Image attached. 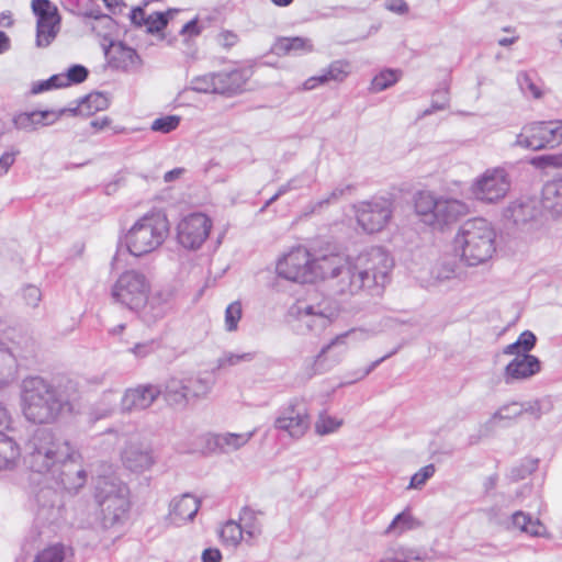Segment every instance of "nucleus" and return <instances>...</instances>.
I'll use <instances>...</instances> for the list:
<instances>
[{
	"label": "nucleus",
	"mask_w": 562,
	"mask_h": 562,
	"mask_svg": "<svg viewBox=\"0 0 562 562\" xmlns=\"http://www.w3.org/2000/svg\"><path fill=\"white\" fill-rule=\"evenodd\" d=\"M394 260L381 247H373L351 260V279L344 283L351 290L350 295L367 291L371 295H381L391 281Z\"/></svg>",
	"instance_id": "3"
},
{
	"label": "nucleus",
	"mask_w": 562,
	"mask_h": 562,
	"mask_svg": "<svg viewBox=\"0 0 562 562\" xmlns=\"http://www.w3.org/2000/svg\"><path fill=\"white\" fill-rule=\"evenodd\" d=\"M544 143L546 148H553L562 144V121L544 122Z\"/></svg>",
	"instance_id": "47"
},
{
	"label": "nucleus",
	"mask_w": 562,
	"mask_h": 562,
	"mask_svg": "<svg viewBox=\"0 0 562 562\" xmlns=\"http://www.w3.org/2000/svg\"><path fill=\"white\" fill-rule=\"evenodd\" d=\"M31 112H21L13 116L12 123L16 130L24 132H34Z\"/></svg>",
	"instance_id": "60"
},
{
	"label": "nucleus",
	"mask_w": 562,
	"mask_h": 562,
	"mask_svg": "<svg viewBox=\"0 0 562 562\" xmlns=\"http://www.w3.org/2000/svg\"><path fill=\"white\" fill-rule=\"evenodd\" d=\"M435 471L436 469L434 464L423 467L412 476L408 488H422L425 483L434 476Z\"/></svg>",
	"instance_id": "57"
},
{
	"label": "nucleus",
	"mask_w": 562,
	"mask_h": 562,
	"mask_svg": "<svg viewBox=\"0 0 562 562\" xmlns=\"http://www.w3.org/2000/svg\"><path fill=\"white\" fill-rule=\"evenodd\" d=\"M419 521L408 510H404L393 518L384 533L387 536H401L407 530L419 527Z\"/></svg>",
	"instance_id": "36"
},
{
	"label": "nucleus",
	"mask_w": 562,
	"mask_h": 562,
	"mask_svg": "<svg viewBox=\"0 0 562 562\" xmlns=\"http://www.w3.org/2000/svg\"><path fill=\"white\" fill-rule=\"evenodd\" d=\"M211 228L212 221L207 215L191 213L178 223V243L187 249H199L209 237Z\"/></svg>",
	"instance_id": "17"
},
{
	"label": "nucleus",
	"mask_w": 562,
	"mask_h": 562,
	"mask_svg": "<svg viewBox=\"0 0 562 562\" xmlns=\"http://www.w3.org/2000/svg\"><path fill=\"white\" fill-rule=\"evenodd\" d=\"M142 317L146 323H155L161 319L170 310V305L167 299L160 294L147 296V302L140 307Z\"/></svg>",
	"instance_id": "34"
},
{
	"label": "nucleus",
	"mask_w": 562,
	"mask_h": 562,
	"mask_svg": "<svg viewBox=\"0 0 562 562\" xmlns=\"http://www.w3.org/2000/svg\"><path fill=\"white\" fill-rule=\"evenodd\" d=\"M220 538L225 546L233 548H236L241 540L247 541L238 522L235 520H228L222 526Z\"/></svg>",
	"instance_id": "41"
},
{
	"label": "nucleus",
	"mask_w": 562,
	"mask_h": 562,
	"mask_svg": "<svg viewBox=\"0 0 562 562\" xmlns=\"http://www.w3.org/2000/svg\"><path fill=\"white\" fill-rule=\"evenodd\" d=\"M169 234L167 217L160 212L146 213L126 232L124 241L127 250L142 257L158 249Z\"/></svg>",
	"instance_id": "7"
},
{
	"label": "nucleus",
	"mask_w": 562,
	"mask_h": 562,
	"mask_svg": "<svg viewBox=\"0 0 562 562\" xmlns=\"http://www.w3.org/2000/svg\"><path fill=\"white\" fill-rule=\"evenodd\" d=\"M255 357H256V352H243V353L224 352L217 359V368L223 369V368L236 366L240 362H250L255 359Z\"/></svg>",
	"instance_id": "51"
},
{
	"label": "nucleus",
	"mask_w": 562,
	"mask_h": 562,
	"mask_svg": "<svg viewBox=\"0 0 562 562\" xmlns=\"http://www.w3.org/2000/svg\"><path fill=\"white\" fill-rule=\"evenodd\" d=\"M88 69L81 65L71 66L66 74H59L60 79H63L61 83L64 87H68L72 83H81L88 77Z\"/></svg>",
	"instance_id": "53"
},
{
	"label": "nucleus",
	"mask_w": 562,
	"mask_h": 562,
	"mask_svg": "<svg viewBox=\"0 0 562 562\" xmlns=\"http://www.w3.org/2000/svg\"><path fill=\"white\" fill-rule=\"evenodd\" d=\"M246 81V72L240 69L215 72L216 93L235 94L243 90Z\"/></svg>",
	"instance_id": "27"
},
{
	"label": "nucleus",
	"mask_w": 562,
	"mask_h": 562,
	"mask_svg": "<svg viewBox=\"0 0 562 562\" xmlns=\"http://www.w3.org/2000/svg\"><path fill=\"white\" fill-rule=\"evenodd\" d=\"M104 55L109 66L124 72H137L143 66V60L135 48L124 42H111L104 46Z\"/></svg>",
	"instance_id": "19"
},
{
	"label": "nucleus",
	"mask_w": 562,
	"mask_h": 562,
	"mask_svg": "<svg viewBox=\"0 0 562 562\" xmlns=\"http://www.w3.org/2000/svg\"><path fill=\"white\" fill-rule=\"evenodd\" d=\"M200 508V501L193 495L186 493L175 497L170 503L169 515L176 525L192 520Z\"/></svg>",
	"instance_id": "24"
},
{
	"label": "nucleus",
	"mask_w": 562,
	"mask_h": 562,
	"mask_svg": "<svg viewBox=\"0 0 562 562\" xmlns=\"http://www.w3.org/2000/svg\"><path fill=\"white\" fill-rule=\"evenodd\" d=\"M178 10L170 9L167 12H155L146 18L145 26L150 34L162 31L168 24V16L177 13Z\"/></svg>",
	"instance_id": "46"
},
{
	"label": "nucleus",
	"mask_w": 562,
	"mask_h": 562,
	"mask_svg": "<svg viewBox=\"0 0 562 562\" xmlns=\"http://www.w3.org/2000/svg\"><path fill=\"white\" fill-rule=\"evenodd\" d=\"M496 232L485 218L476 217L464 222L453 237L456 256L468 267L488 261L496 251Z\"/></svg>",
	"instance_id": "4"
},
{
	"label": "nucleus",
	"mask_w": 562,
	"mask_h": 562,
	"mask_svg": "<svg viewBox=\"0 0 562 562\" xmlns=\"http://www.w3.org/2000/svg\"><path fill=\"white\" fill-rule=\"evenodd\" d=\"M19 445L4 434H0V471H12L20 462Z\"/></svg>",
	"instance_id": "32"
},
{
	"label": "nucleus",
	"mask_w": 562,
	"mask_h": 562,
	"mask_svg": "<svg viewBox=\"0 0 562 562\" xmlns=\"http://www.w3.org/2000/svg\"><path fill=\"white\" fill-rule=\"evenodd\" d=\"M271 50L278 56L301 55L313 50V43L306 37H280L272 45Z\"/></svg>",
	"instance_id": "29"
},
{
	"label": "nucleus",
	"mask_w": 562,
	"mask_h": 562,
	"mask_svg": "<svg viewBox=\"0 0 562 562\" xmlns=\"http://www.w3.org/2000/svg\"><path fill=\"white\" fill-rule=\"evenodd\" d=\"M180 121L181 119L178 115L161 116L153 121L150 128L154 132L168 134L179 126Z\"/></svg>",
	"instance_id": "54"
},
{
	"label": "nucleus",
	"mask_w": 562,
	"mask_h": 562,
	"mask_svg": "<svg viewBox=\"0 0 562 562\" xmlns=\"http://www.w3.org/2000/svg\"><path fill=\"white\" fill-rule=\"evenodd\" d=\"M432 276L440 282L451 280L459 276V266L453 259H442L435 266Z\"/></svg>",
	"instance_id": "44"
},
{
	"label": "nucleus",
	"mask_w": 562,
	"mask_h": 562,
	"mask_svg": "<svg viewBox=\"0 0 562 562\" xmlns=\"http://www.w3.org/2000/svg\"><path fill=\"white\" fill-rule=\"evenodd\" d=\"M255 434L256 430L241 434H216L209 439V445H213L214 448L221 453H231L246 446Z\"/></svg>",
	"instance_id": "25"
},
{
	"label": "nucleus",
	"mask_w": 562,
	"mask_h": 562,
	"mask_svg": "<svg viewBox=\"0 0 562 562\" xmlns=\"http://www.w3.org/2000/svg\"><path fill=\"white\" fill-rule=\"evenodd\" d=\"M95 499L100 507L97 531L104 548H109L125 533L128 519L130 490L115 477H102L97 485Z\"/></svg>",
	"instance_id": "2"
},
{
	"label": "nucleus",
	"mask_w": 562,
	"mask_h": 562,
	"mask_svg": "<svg viewBox=\"0 0 562 562\" xmlns=\"http://www.w3.org/2000/svg\"><path fill=\"white\" fill-rule=\"evenodd\" d=\"M188 398L202 400L205 398L213 389L214 380L210 376H190L184 379Z\"/></svg>",
	"instance_id": "35"
},
{
	"label": "nucleus",
	"mask_w": 562,
	"mask_h": 562,
	"mask_svg": "<svg viewBox=\"0 0 562 562\" xmlns=\"http://www.w3.org/2000/svg\"><path fill=\"white\" fill-rule=\"evenodd\" d=\"M160 395H162L170 405L184 407L189 403L184 379H169L164 389H161Z\"/></svg>",
	"instance_id": "33"
},
{
	"label": "nucleus",
	"mask_w": 562,
	"mask_h": 562,
	"mask_svg": "<svg viewBox=\"0 0 562 562\" xmlns=\"http://www.w3.org/2000/svg\"><path fill=\"white\" fill-rule=\"evenodd\" d=\"M419 555L411 549L397 548L387 550L379 562H416Z\"/></svg>",
	"instance_id": "45"
},
{
	"label": "nucleus",
	"mask_w": 562,
	"mask_h": 562,
	"mask_svg": "<svg viewBox=\"0 0 562 562\" xmlns=\"http://www.w3.org/2000/svg\"><path fill=\"white\" fill-rule=\"evenodd\" d=\"M61 81L63 79H60L59 75H54L47 80L34 83L32 86L31 92L33 94H37L50 90L53 88H64V83H61Z\"/></svg>",
	"instance_id": "58"
},
{
	"label": "nucleus",
	"mask_w": 562,
	"mask_h": 562,
	"mask_svg": "<svg viewBox=\"0 0 562 562\" xmlns=\"http://www.w3.org/2000/svg\"><path fill=\"white\" fill-rule=\"evenodd\" d=\"M76 454L71 445L49 429H37L25 443L24 462L36 473H56L65 460Z\"/></svg>",
	"instance_id": "5"
},
{
	"label": "nucleus",
	"mask_w": 562,
	"mask_h": 562,
	"mask_svg": "<svg viewBox=\"0 0 562 562\" xmlns=\"http://www.w3.org/2000/svg\"><path fill=\"white\" fill-rule=\"evenodd\" d=\"M192 89L203 93H216L215 72L199 76L191 81Z\"/></svg>",
	"instance_id": "56"
},
{
	"label": "nucleus",
	"mask_w": 562,
	"mask_h": 562,
	"mask_svg": "<svg viewBox=\"0 0 562 562\" xmlns=\"http://www.w3.org/2000/svg\"><path fill=\"white\" fill-rule=\"evenodd\" d=\"M316 181V170L315 169H306L301 173L291 178L286 183L280 187V193H288L294 190H301L304 188H311V186Z\"/></svg>",
	"instance_id": "39"
},
{
	"label": "nucleus",
	"mask_w": 562,
	"mask_h": 562,
	"mask_svg": "<svg viewBox=\"0 0 562 562\" xmlns=\"http://www.w3.org/2000/svg\"><path fill=\"white\" fill-rule=\"evenodd\" d=\"M161 394V387L153 384L137 385L127 389L122 397L121 407L124 412L146 409Z\"/></svg>",
	"instance_id": "22"
},
{
	"label": "nucleus",
	"mask_w": 562,
	"mask_h": 562,
	"mask_svg": "<svg viewBox=\"0 0 562 562\" xmlns=\"http://www.w3.org/2000/svg\"><path fill=\"white\" fill-rule=\"evenodd\" d=\"M32 10L37 18L36 46L46 47L55 40L60 30L58 9L49 0H33Z\"/></svg>",
	"instance_id": "16"
},
{
	"label": "nucleus",
	"mask_w": 562,
	"mask_h": 562,
	"mask_svg": "<svg viewBox=\"0 0 562 562\" xmlns=\"http://www.w3.org/2000/svg\"><path fill=\"white\" fill-rule=\"evenodd\" d=\"M238 525L243 530L244 536L247 538V541L261 533V525L258 517L256 513L248 507H244L241 509Z\"/></svg>",
	"instance_id": "38"
},
{
	"label": "nucleus",
	"mask_w": 562,
	"mask_h": 562,
	"mask_svg": "<svg viewBox=\"0 0 562 562\" xmlns=\"http://www.w3.org/2000/svg\"><path fill=\"white\" fill-rule=\"evenodd\" d=\"M512 522L515 528L531 537L551 538L550 532L540 519H533L529 514L521 510L515 512L512 515Z\"/></svg>",
	"instance_id": "30"
},
{
	"label": "nucleus",
	"mask_w": 562,
	"mask_h": 562,
	"mask_svg": "<svg viewBox=\"0 0 562 562\" xmlns=\"http://www.w3.org/2000/svg\"><path fill=\"white\" fill-rule=\"evenodd\" d=\"M79 454L76 452L74 457L65 460L56 473L49 476L58 485L68 492H78L87 482V472L78 462Z\"/></svg>",
	"instance_id": "21"
},
{
	"label": "nucleus",
	"mask_w": 562,
	"mask_h": 562,
	"mask_svg": "<svg viewBox=\"0 0 562 562\" xmlns=\"http://www.w3.org/2000/svg\"><path fill=\"white\" fill-rule=\"evenodd\" d=\"M67 548L61 543H55L38 551L32 562H64Z\"/></svg>",
	"instance_id": "43"
},
{
	"label": "nucleus",
	"mask_w": 562,
	"mask_h": 562,
	"mask_svg": "<svg viewBox=\"0 0 562 562\" xmlns=\"http://www.w3.org/2000/svg\"><path fill=\"white\" fill-rule=\"evenodd\" d=\"M536 167H554L562 169V151L554 155H543L532 159Z\"/></svg>",
	"instance_id": "59"
},
{
	"label": "nucleus",
	"mask_w": 562,
	"mask_h": 562,
	"mask_svg": "<svg viewBox=\"0 0 562 562\" xmlns=\"http://www.w3.org/2000/svg\"><path fill=\"white\" fill-rule=\"evenodd\" d=\"M391 215V203L384 199L363 202L357 210L358 224L370 234L383 229Z\"/></svg>",
	"instance_id": "18"
},
{
	"label": "nucleus",
	"mask_w": 562,
	"mask_h": 562,
	"mask_svg": "<svg viewBox=\"0 0 562 562\" xmlns=\"http://www.w3.org/2000/svg\"><path fill=\"white\" fill-rule=\"evenodd\" d=\"M541 361L530 353H517L505 367L503 378L506 384L525 381L541 371Z\"/></svg>",
	"instance_id": "20"
},
{
	"label": "nucleus",
	"mask_w": 562,
	"mask_h": 562,
	"mask_svg": "<svg viewBox=\"0 0 562 562\" xmlns=\"http://www.w3.org/2000/svg\"><path fill=\"white\" fill-rule=\"evenodd\" d=\"M297 334L321 335L338 315L337 306L326 297L319 301H297L290 310Z\"/></svg>",
	"instance_id": "9"
},
{
	"label": "nucleus",
	"mask_w": 562,
	"mask_h": 562,
	"mask_svg": "<svg viewBox=\"0 0 562 562\" xmlns=\"http://www.w3.org/2000/svg\"><path fill=\"white\" fill-rule=\"evenodd\" d=\"M323 70L326 75L327 82H329V81L341 82L349 75L350 65L348 61H345V60H335L326 69H323Z\"/></svg>",
	"instance_id": "49"
},
{
	"label": "nucleus",
	"mask_w": 562,
	"mask_h": 562,
	"mask_svg": "<svg viewBox=\"0 0 562 562\" xmlns=\"http://www.w3.org/2000/svg\"><path fill=\"white\" fill-rule=\"evenodd\" d=\"M341 425L342 422L340 419L327 415H321L315 423V431L316 434L324 436L335 432Z\"/></svg>",
	"instance_id": "55"
},
{
	"label": "nucleus",
	"mask_w": 562,
	"mask_h": 562,
	"mask_svg": "<svg viewBox=\"0 0 562 562\" xmlns=\"http://www.w3.org/2000/svg\"><path fill=\"white\" fill-rule=\"evenodd\" d=\"M369 333L364 329L352 328L339 335H336L325 344L318 353L306 360L303 366L305 376L308 379L331 371L339 366L348 352L351 344H358L369 338Z\"/></svg>",
	"instance_id": "8"
},
{
	"label": "nucleus",
	"mask_w": 562,
	"mask_h": 562,
	"mask_svg": "<svg viewBox=\"0 0 562 562\" xmlns=\"http://www.w3.org/2000/svg\"><path fill=\"white\" fill-rule=\"evenodd\" d=\"M58 501L57 493L49 487H43L36 494V502L38 504L37 517L38 519H48L54 516L55 506Z\"/></svg>",
	"instance_id": "37"
},
{
	"label": "nucleus",
	"mask_w": 562,
	"mask_h": 562,
	"mask_svg": "<svg viewBox=\"0 0 562 562\" xmlns=\"http://www.w3.org/2000/svg\"><path fill=\"white\" fill-rule=\"evenodd\" d=\"M110 100L105 93L92 92L81 99L76 108H66L67 112L74 115L90 116L95 112L103 111L109 108Z\"/></svg>",
	"instance_id": "31"
},
{
	"label": "nucleus",
	"mask_w": 562,
	"mask_h": 562,
	"mask_svg": "<svg viewBox=\"0 0 562 562\" xmlns=\"http://www.w3.org/2000/svg\"><path fill=\"white\" fill-rule=\"evenodd\" d=\"M150 292L148 278L138 270H126L115 281L111 295L114 302L139 312Z\"/></svg>",
	"instance_id": "10"
},
{
	"label": "nucleus",
	"mask_w": 562,
	"mask_h": 562,
	"mask_svg": "<svg viewBox=\"0 0 562 562\" xmlns=\"http://www.w3.org/2000/svg\"><path fill=\"white\" fill-rule=\"evenodd\" d=\"M510 189V179L503 167L486 169L471 183L472 196L484 204H495L502 201Z\"/></svg>",
	"instance_id": "12"
},
{
	"label": "nucleus",
	"mask_w": 562,
	"mask_h": 562,
	"mask_svg": "<svg viewBox=\"0 0 562 562\" xmlns=\"http://www.w3.org/2000/svg\"><path fill=\"white\" fill-rule=\"evenodd\" d=\"M80 16L85 19H89L90 21L98 20L99 22L103 23L105 26L112 24V18L108 14L102 13L101 9L99 7H93L90 9H87L82 12H80Z\"/></svg>",
	"instance_id": "61"
},
{
	"label": "nucleus",
	"mask_w": 562,
	"mask_h": 562,
	"mask_svg": "<svg viewBox=\"0 0 562 562\" xmlns=\"http://www.w3.org/2000/svg\"><path fill=\"white\" fill-rule=\"evenodd\" d=\"M67 113V109L64 108L59 111H32V120H33V126L34 131H36L41 126H47L54 124L61 115Z\"/></svg>",
	"instance_id": "48"
},
{
	"label": "nucleus",
	"mask_w": 562,
	"mask_h": 562,
	"mask_svg": "<svg viewBox=\"0 0 562 562\" xmlns=\"http://www.w3.org/2000/svg\"><path fill=\"white\" fill-rule=\"evenodd\" d=\"M543 207L537 198L521 196L503 210V218L522 232H532L542 225Z\"/></svg>",
	"instance_id": "13"
},
{
	"label": "nucleus",
	"mask_w": 562,
	"mask_h": 562,
	"mask_svg": "<svg viewBox=\"0 0 562 562\" xmlns=\"http://www.w3.org/2000/svg\"><path fill=\"white\" fill-rule=\"evenodd\" d=\"M536 341V335L530 330H525L515 342L507 345L503 352L504 355L529 353L533 349Z\"/></svg>",
	"instance_id": "42"
},
{
	"label": "nucleus",
	"mask_w": 562,
	"mask_h": 562,
	"mask_svg": "<svg viewBox=\"0 0 562 562\" xmlns=\"http://www.w3.org/2000/svg\"><path fill=\"white\" fill-rule=\"evenodd\" d=\"M311 426V418L306 405L297 400H291L279 408L273 427L276 430L285 432L290 438L299 440L307 432Z\"/></svg>",
	"instance_id": "15"
},
{
	"label": "nucleus",
	"mask_w": 562,
	"mask_h": 562,
	"mask_svg": "<svg viewBox=\"0 0 562 562\" xmlns=\"http://www.w3.org/2000/svg\"><path fill=\"white\" fill-rule=\"evenodd\" d=\"M540 202L553 216H562V176L543 186Z\"/></svg>",
	"instance_id": "28"
},
{
	"label": "nucleus",
	"mask_w": 562,
	"mask_h": 562,
	"mask_svg": "<svg viewBox=\"0 0 562 562\" xmlns=\"http://www.w3.org/2000/svg\"><path fill=\"white\" fill-rule=\"evenodd\" d=\"M23 299L27 305L36 307L42 300V293L37 286L26 285L23 289Z\"/></svg>",
	"instance_id": "63"
},
{
	"label": "nucleus",
	"mask_w": 562,
	"mask_h": 562,
	"mask_svg": "<svg viewBox=\"0 0 562 562\" xmlns=\"http://www.w3.org/2000/svg\"><path fill=\"white\" fill-rule=\"evenodd\" d=\"M20 401L26 420L37 425L54 424L80 412V392L71 381L55 384L40 375L27 376L21 383Z\"/></svg>",
	"instance_id": "1"
},
{
	"label": "nucleus",
	"mask_w": 562,
	"mask_h": 562,
	"mask_svg": "<svg viewBox=\"0 0 562 562\" xmlns=\"http://www.w3.org/2000/svg\"><path fill=\"white\" fill-rule=\"evenodd\" d=\"M313 257L304 246H296L284 254L277 262L279 277L299 283L313 282Z\"/></svg>",
	"instance_id": "14"
},
{
	"label": "nucleus",
	"mask_w": 562,
	"mask_h": 562,
	"mask_svg": "<svg viewBox=\"0 0 562 562\" xmlns=\"http://www.w3.org/2000/svg\"><path fill=\"white\" fill-rule=\"evenodd\" d=\"M243 315V307L239 301L232 302L225 310V329L235 331Z\"/></svg>",
	"instance_id": "52"
},
{
	"label": "nucleus",
	"mask_w": 562,
	"mask_h": 562,
	"mask_svg": "<svg viewBox=\"0 0 562 562\" xmlns=\"http://www.w3.org/2000/svg\"><path fill=\"white\" fill-rule=\"evenodd\" d=\"M238 42V35L232 31L224 30L216 35V43L225 49H229Z\"/></svg>",
	"instance_id": "62"
},
{
	"label": "nucleus",
	"mask_w": 562,
	"mask_h": 562,
	"mask_svg": "<svg viewBox=\"0 0 562 562\" xmlns=\"http://www.w3.org/2000/svg\"><path fill=\"white\" fill-rule=\"evenodd\" d=\"M402 77L398 69H384L375 75L371 81L370 90L372 92H381L395 85Z\"/></svg>",
	"instance_id": "40"
},
{
	"label": "nucleus",
	"mask_w": 562,
	"mask_h": 562,
	"mask_svg": "<svg viewBox=\"0 0 562 562\" xmlns=\"http://www.w3.org/2000/svg\"><path fill=\"white\" fill-rule=\"evenodd\" d=\"M156 345L154 340L138 342L130 349L137 358H145L155 351Z\"/></svg>",
	"instance_id": "64"
},
{
	"label": "nucleus",
	"mask_w": 562,
	"mask_h": 562,
	"mask_svg": "<svg viewBox=\"0 0 562 562\" xmlns=\"http://www.w3.org/2000/svg\"><path fill=\"white\" fill-rule=\"evenodd\" d=\"M313 282L317 279L327 280L330 288L338 294H349L344 283L351 279V260L340 254L313 257Z\"/></svg>",
	"instance_id": "11"
},
{
	"label": "nucleus",
	"mask_w": 562,
	"mask_h": 562,
	"mask_svg": "<svg viewBox=\"0 0 562 562\" xmlns=\"http://www.w3.org/2000/svg\"><path fill=\"white\" fill-rule=\"evenodd\" d=\"M122 462L128 470L142 473L153 467L155 459L149 447L130 441L122 452Z\"/></svg>",
	"instance_id": "23"
},
{
	"label": "nucleus",
	"mask_w": 562,
	"mask_h": 562,
	"mask_svg": "<svg viewBox=\"0 0 562 562\" xmlns=\"http://www.w3.org/2000/svg\"><path fill=\"white\" fill-rule=\"evenodd\" d=\"M415 212L420 222L443 232L470 213L467 202L434 192H419L415 198Z\"/></svg>",
	"instance_id": "6"
},
{
	"label": "nucleus",
	"mask_w": 562,
	"mask_h": 562,
	"mask_svg": "<svg viewBox=\"0 0 562 562\" xmlns=\"http://www.w3.org/2000/svg\"><path fill=\"white\" fill-rule=\"evenodd\" d=\"M522 408L520 407V402H510L502 405L492 416L490 422L496 423L503 419H515L522 415Z\"/></svg>",
	"instance_id": "50"
},
{
	"label": "nucleus",
	"mask_w": 562,
	"mask_h": 562,
	"mask_svg": "<svg viewBox=\"0 0 562 562\" xmlns=\"http://www.w3.org/2000/svg\"><path fill=\"white\" fill-rule=\"evenodd\" d=\"M544 122H531L526 124L517 135L515 144L522 148L540 150L546 148Z\"/></svg>",
	"instance_id": "26"
}]
</instances>
